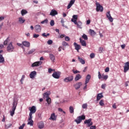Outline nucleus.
<instances>
[{
	"label": "nucleus",
	"instance_id": "1",
	"mask_svg": "<svg viewBox=\"0 0 129 129\" xmlns=\"http://www.w3.org/2000/svg\"><path fill=\"white\" fill-rule=\"evenodd\" d=\"M12 105L13 106H12V110L10 111V113H11V116H14V114H15V111L17 109V106L18 105V100H17L16 98H14L13 99Z\"/></svg>",
	"mask_w": 129,
	"mask_h": 129
},
{
	"label": "nucleus",
	"instance_id": "2",
	"mask_svg": "<svg viewBox=\"0 0 129 129\" xmlns=\"http://www.w3.org/2000/svg\"><path fill=\"white\" fill-rule=\"evenodd\" d=\"M7 50L9 53H12L15 51V47L13 46V42H10V44H8Z\"/></svg>",
	"mask_w": 129,
	"mask_h": 129
},
{
	"label": "nucleus",
	"instance_id": "3",
	"mask_svg": "<svg viewBox=\"0 0 129 129\" xmlns=\"http://www.w3.org/2000/svg\"><path fill=\"white\" fill-rule=\"evenodd\" d=\"M85 119V115H82V116H80L77 117L76 119H75V121L77 123V124H79L82 120H84Z\"/></svg>",
	"mask_w": 129,
	"mask_h": 129
},
{
	"label": "nucleus",
	"instance_id": "4",
	"mask_svg": "<svg viewBox=\"0 0 129 129\" xmlns=\"http://www.w3.org/2000/svg\"><path fill=\"white\" fill-rule=\"evenodd\" d=\"M49 93H47V92L44 93L43 94L44 97L46 98V101L47 102L48 105H50V104H51V98L49 97Z\"/></svg>",
	"mask_w": 129,
	"mask_h": 129
},
{
	"label": "nucleus",
	"instance_id": "5",
	"mask_svg": "<svg viewBox=\"0 0 129 129\" xmlns=\"http://www.w3.org/2000/svg\"><path fill=\"white\" fill-rule=\"evenodd\" d=\"M60 76L61 72L59 71L54 72L52 75V77H53V78H55V79H59Z\"/></svg>",
	"mask_w": 129,
	"mask_h": 129
},
{
	"label": "nucleus",
	"instance_id": "6",
	"mask_svg": "<svg viewBox=\"0 0 129 129\" xmlns=\"http://www.w3.org/2000/svg\"><path fill=\"white\" fill-rule=\"evenodd\" d=\"M96 12H103V7L98 2L96 3Z\"/></svg>",
	"mask_w": 129,
	"mask_h": 129
},
{
	"label": "nucleus",
	"instance_id": "7",
	"mask_svg": "<svg viewBox=\"0 0 129 129\" xmlns=\"http://www.w3.org/2000/svg\"><path fill=\"white\" fill-rule=\"evenodd\" d=\"M30 113H29V116L31 117L33 116V114L35 113L36 111H37V109H36V106H32L30 108H29Z\"/></svg>",
	"mask_w": 129,
	"mask_h": 129
},
{
	"label": "nucleus",
	"instance_id": "8",
	"mask_svg": "<svg viewBox=\"0 0 129 129\" xmlns=\"http://www.w3.org/2000/svg\"><path fill=\"white\" fill-rule=\"evenodd\" d=\"M91 119H86L84 121L85 124H86L88 127L91 126L93 124V122L91 121Z\"/></svg>",
	"mask_w": 129,
	"mask_h": 129
},
{
	"label": "nucleus",
	"instance_id": "9",
	"mask_svg": "<svg viewBox=\"0 0 129 129\" xmlns=\"http://www.w3.org/2000/svg\"><path fill=\"white\" fill-rule=\"evenodd\" d=\"M73 79H74V77L73 76H71L64 79L63 81L64 82L67 83L71 82V81H73Z\"/></svg>",
	"mask_w": 129,
	"mask_h": 129
},
{
	"label": "nucleus",
	"instance_id": "10",
	"mask_svg": "<svg viewBox=\"0 0 129 129\" xmlns=\"http://www.w3.org/2000/svg\"><path fill=\"white\" fill-rule=\"evenodd\" d=\"M42 63L43 62H42L41 61L34 62L33 63L31 64V67H38L40 65H42Z\"/></svg>",
	"mask_w": 129,
	"mask_h": 129
},
{
	"label": "nucleus",
	"instance_id": "11",
	"mask_svg": "<svg viewBox=\"0 0 129 129\" xmlns=\"http://www.w3.org/2000/svg\"><path fill=\"white\" fill-rule=\"evenodd\" d=\"M98 77L99 78V79H101V78H102L103 79H104L105 80H106L107 79V78H108V76L107 75H102L101 76V74H100V72H98Z\"/></svg>",
	"mask_w": 129,
	"mask_h": 129
},
{
	"label": "nucleus",
	"instance_id": "12",
	"mask_svg": "<svg viewBox=\"0 0 129 129\" xmlns=\"http://www.w3.org/2000/svg\"><path fill=\"white\" fill-rule=\"evenodd\" d=\"M34 29L37 33H40L42 31V27L40 26V25H35Z\"/></svg>",
	"mask_w": 129,
	"mask_h": 129
},
{
	"label": "nucleus",
	"instance_id": "13",
	"mask_svg": "<svg viewBox=\"0 0 129 129\" xmlns=\"http://www.w3.org/2000/svg\"><path fill=\"white\" fill-rule=\"evenodd\" d=\"M106 17L111 23L113 22V18L111 17V15H110V11L107 12Z\"/></svg>",
	"mask_w": 129,
	"mask_h": 129
},
{
	"label": "nucleus",
	"instance_id": "14",
	"mask_svg": "<svg viewBox=\"0 0 129 129\" xmlns=\"http://www.w3.org/2000/svg\"><path fill=\"white\" fill-rule=\"evenodd\" d=\"M129 70V62L127 61L125 63L124 66V73L127 72Z\"/></svg>",
	"mask_w": 129,
	"mask_h": 129
},
{
	"label": "nucleus",
	"instance_id": "15",
	"mask_svg": "<svg viewBox=\"0 0 129 129\" xmlns=\"http://www.w3.org/2000/svg\"><path fill=\"white\" fill-rule=\"evenodd\" d=\"M32 118H33V116H31H31H29L28 118V120H29V121L27 123V124H29L30 126H33V125H34V121H33Z\"/></svg>",
	"mask_w": 129,
	"mask_h": 129
},
{
	"label": "nucleus",
	"instance_id": "16",
	"mask_svg": "<svg viewBox=\"0 0 129 129\" xmlns=\"http://www.w3.org/2000/svg\"><path fill=\"white\" fill-rule=\"evenodd\" d=\"M74 46L75 48V50H77L78 52H79V50L81 49V46H80V45L77 44V43L76 42H74Z\"/></svg>",
	"mask_w": 129,
	"mask_h": 129
},
{
	"label": "nucleus",
	"instance_id": "17",
	"mask_svg": "<svg viewBox=\"0 0 129 129\" xmlns=\"http://www.w3.org/2000/svg\"><path fill=\"white\" fill-rule=\"evenodd\" d=\"M37 75V72L34 71L30 73L29 76L31 79L35 78V77Z\"/></svg>",
	"mask_w": 129,
	"mask_h": 129
},
{
	"label": "nucleus",
	"instance_id": "18",
	"mask_svg": "<svg viewBox=\"0 0 129 129\" xmlns=\"http://www.w3.org/2000/svg\"><path fill=\"white\" fill-rule=\"evenodd\" d=\"M82 86V83H81V82H79L74 85V86L75 89H76V90H78V89L79 88H80V87H81Z\"/></svg>",
	"mask_w": 129,
	"mask_h": 129
},
{
	"label": "nucleus",
	"instance_id": "19",
	"mask_svg": "<svg viewBox=\"0 0 129 129\" xmlns=\"http://www.w3.org/2000/svg\"><path fill=\"white\" fill-rule=\"evenodd\" d=\"M50 16H52V17H55L56 15H58V12L55 10H52L50 13Z\"/></svg>",
	"mask_w": 129,
	"mask_h": 129
},
{
	"label": "nucleus",
	"instance_id": "20",
	"mask_svg": "<svg viewBox=\"0 0 129 129\" xmlns=\"http://www.w3.org/2000/svg\"><path fill=\"white\" fill-rule=\"evenodd\" d=\"M22 45H23V46H24L25 47L29 48V47H30V46L31 44L30 43V42L27 41H24L22 42Z\"/></svg>",
	"mask_w": 129,
	"mask_h": 129
},
{
	"label": "nucleus",
	"instance_id": "21",
	"mask_svg": "<svg viewBox=\"0 0 129 129\" xmlns=\"http://www.w3.org/2000/svg\"><path fill=\"white\" fill-rule=\"evenodd\" d=\"M74 3H75V0H71L70 2V3L69 4V5H68L67 9L69 10V9H70L71 7H72V6L74 5Z\"/></svg>",
	"mask_w": 129,
	"mask_h": 129
},
{
	"label": "nucleus",
	"instance_id": "22",
	"mask_svg": "<svg viewBox=\"0 0 129 129\" xmlns=\"http://www.w3.org/2000/svg\"><path fill=\"white\" fill-rule=\"evenodd\" d=\"M80 43H81L82 46H83L84 47H86V41L82 39V38H80Z\"/></svg>",
	"mask_w": 129,
	"mask_h": 129
},
{
	"label": "nucleus",
	"instance_id": "23",
	"mask_svg": "<svg viewBox=\"0 0 129 129\" xmlns=\"http://www.w3.org/2000/svg\"><path fill=\"white\" fill-rule=\"evenodd\" d=\"M49 119H51L52 120H56V119H57V117L55 115V113H52L51 114Z\"/></svg>",
	"mask_w": 129,
	"mask_h": 129
},
{
	"label": "nucleus",
	"instance_id": "24",
	"mask_svg": "<svg viewBox=\"0 0 129 129\" xmlns=\"http://www.w3.org/2000/svg\"><path fill=\"white\" fill-rule=\"evenodd\" d=\"M49 58L51 60L52 62H55V55L52 53L49 54Z\"/></svg>",
	"mask_w": 129,
	"mask_h": 129
},
{
	"label": "nucleus",
	"instance_id": "25",
	"mask_svg": "<svg viewBox=\"0 0 129 129\" xmlns=\"http://www.w3.org/2000/svg\"><path fill=\"white\" fill-rule=\"evenodd\" d=\"M82 78V76L80 75V74H77L75 78V81H78V80H80Z\"/></svg>",
	"mask_w": 129,
	"mask_h": 129
},
{
	"label": "nucleus",
	"instance_id": "26",
	"mask_svg": "<svg viewBox=\"0 0 129 129\" xmlns=\"http://www.w3.org/2000/svg\"><path fill=\"white\" fill-rule=\"evenodd\" d=\"M44 126H45V124H44V122L43 121H41L38 123V128L42 129L44 128Z\"/></svg>",
	"mask_w": 129,
	"mask_h": 129
},
{
	"label": "nucleus",
	"instance_id": "27",
	"mask_svg": "<svg viewBox=\"0 0 129 129\" xmlns=\"http://www.w3.org/2000/svg\"><path fill=\"white\" fill-rule=\"evenodd\" d=\"M91 78V76H90V75H88L86 76L85 84H87V83H88V82H89V80H90Z\"/></svg>",
	"mask_w": 129,
	"mask_h": 129
},
{
	"label": "nucleus",
	"instance_id": "28",
	"mask_svg": "<svg viewBox=\"0 0 129 129\" xmlns=\"http://www.w3.org/2000/svg\"><path fill=\"white\" fill-rule=\"evenodd\" d=\"M101 98H103V96L102 95V93L98 94L97 95V101L101 99Z\"/></svg>",
	"mask_w": 129,
	"mask_h": 129
},
{
	"label": "nucleus",
	"instance_id": "29",
	"mask_svg": "<svg viewBox=\"0 0 129 129\" xmlns=\"http://www.w3.org/2000/svg\"><path fill=\"white\" fill-rule=\"evenodd\" d=\"M78 59L79 61H80V63H81V64H82L83 65H84V64H85V60L82 58L80 57V56H78Z\"/></svg>",
	"mask_w": 129,
	"mask_h": 129
},
{
	"label": "nucleus",
	"instance_id": "30",
	"mask_svg": "<svg viewBox=\"0 0 129 129\" xmlns=\"http://www.w3.org/2000/svg\"><path fill=\"white\" fill-rule=\"evenodd\" d=\"M77 26V27L79 29H82V27H81V26H82V22L81 21H78L77 22V23L75 24Z\"/></svg>",
	"mask_w": 129,
	"mask_h": 129
},
{
	"label": "nucleus",
	"instance_id": "31",
	"mask_svg": "<svg viewBox=\"0 0 129 129\" xmlns=\"http://www.w3.org/2000/svg\"><path fill=\"white\" fill-rule=\"evenodd\" d=\"M26 22V20L24 19H23V17H20L19 18V22L20 24H24Z\"/></svg>",
	"mask_w": 129,
	"mask_h": 129
},
{
	"label": "nucleus",
	"instance_id": "32",
	"mask_svg": "<svg viewBox=\"0 0 129 129\" xmlns=\"http://www.w3.org/2000/svg\"><path fill=\"white\" fill-rule=\"evenodd\" d=\"M5 62V58L3 56V54H0V63L4 64Z\"/></svg>",
	"mask_w": 129,
	"mask_h": 129
},
{
	"label": "nucleus",
	"instance_id": "33",
	"mask_svg": "<svg viewBox=\"0 0 129 129\" xmlns=\"http://www.w3.org/2000/svg\"><path fill=\"white\" fill-rule=\"evenodd\" d=\"M21 15L22 16H25V15H27L28 14V11L26 10H22L21 12Z\"/></svg>",
	"mask_w": 129,
	"mask_h": 129
},
{
	"label": "nucleus",
	"instance_id": "34",
	"mask_svg": "<svg viewBox=\"0 0 129 129\" xmlns=\"http://www.w3.org/2000/svg\"><path fill=\"white\" fill-rule=\"evenodd\" d=\"M90 33L91 36H95V35H96V32H95L94 30L92 29H90Z\"/></svg>",
	"mask_w": 129,
	"mask_h": 129
},
{
	"label": "nucleus",
	"instance_id": "35",
	"mask_svg": "<svg viewBox=\"0 0 129 129\" xmlns=\"http://www.w3.org/2000/svg\"><path fill=\"white\" fill-rule=\"evenodd\" d=\"M9 41H10L9 37H8L7 38V39L4 42V45H5V46H7V45H8V43H9Z\"/></svg>",
	"mask_w": 129,
	"mask_h": 129
},
{
	"label": "nucleus",
	"instance_id": "36",
	"mask_svg": "<svg viewBox=\"0 0 129 129\" xmlns=\"http://www.w3.org/2000/svg\"><path fill=\"white\" fill-rule=\"evenodd\" d=\"M82 38H83V39H84V40H88V37H87V35H86V34H84L82 36Z\"/></svg>",
	"mask_w": 129,
	"mask_h": 129
},
{
	"label": "nucleus",
	"instance_id": "37",
	"mask_svg": "<svg viewBox=\"0 0 129 129\" xmlns=\"http://www.w3.org/2000/svg\"><path fill=\"white\" fill-rule=\"evenodd\" d=\"M70 113H73V112H74V108H73V107H70Z\"/></svg>",
	"mask_w": 129,
	"mask_h": 129
},
{
	"label": "nucleus",
	"instance_id": "38",
	"mask_svg": "<svg viewBox=\"0 0 129 129\" xmlns=\"http://www.w3.org/2000/svg\"><path fill=\"white\" fill-rule=\"evenodd\" d=\"M35 51H36V49H32L31 50H30L28 52V54L30 55V54H32V53H34V52H35Z\"/></svg>",
	"mask_w": 129,
	"mask_h": 129
},
{
	"label": "nucleus",
	"instance_id": "39",
	"mask_svg": "<svg viewBox=\"0 0 129 129\" xmlns=\"http://www.w3.org/2000/svg\"><path fill=\"white\" fill-rule=\"evenodd\" d=\"M50 25L51 27H53V26L55 25V22L53 20H52L50 21Z\"/></svg>",
	"mask_w": 129,
	"mask_h": 129
},
{
	"label": "nucleus",
	"instance_id": "40",
	"mask_svg": "<svg viewBox=\"0 0 129 129\" xmlns=\"http://www.w3.org/2000/svg\"><path fill=\"white\" fill-rule=\"evenodd\" d=\"M25 76L24 75H22V78L20 80L21 84H23V82L25 80Z\"/></svg>",
	"mask_w": 129,
	"mask_h": 129
},
{
	"label": "nucleus",
	"instance_id": "41",
	"mask_svg": "<svg viewBox=\"0 0 129 129\" xmlns=\"http://www.w3.org/2000/svg\"><path fill=\"white\" fill-rule=\"evenodd\" d=\"M42 37H48V36H50V33H47L46 34V33H43L42 34Z\"/></svg>",
	"mask_w": 129,
	"mask_h": 129
},
{
	"label": "nucleus",
	"instance_id": "42",
	"mask_svg": "<svg viewBox=\"0 0 129 129\" xmlns=\"http://www.w3.org/2000/svg\"><path fill=\"white\" fill-rule=\"evenodd\" d=\"M48 45H52L53 44V41L51 39H49L47 41Z\"/></svg>",
	"mask_w": 129,
	"mask_h": 129
},
{
	"label": "nucleus",
	"instance_id": "43",
	"mask_svg": "<svg viewBox=\"0 0 129 129\" xmlns=\"http://www.w3.org/2000/svg\"><path fill=\"white\" fill-rule=\"evenodd\" d=\"M41 24H48V19H45L41 22Z\"/></svg>",
	"mask_w": 129,
	"mask_h": 129
},
{
	"label": "nucleus",
	"instance_id": "44",
	"mask_svg": "<svg viewBox=\"0 0 129 129\" xmlns=\"http://www.w3.org/2000/svg\"><path fill=\"white\" fill-rule=\"evenodd\" d=\"M99 105H101V106H103L104 105V103H103V100H101L99 102Z\"/></svg>",
	"mask_w": 129,
	"mask_h": 129
},
{
	"label": "nucleus",
	"instance_id": "45",
	"mask_svg": "<svg viewBox=\"0 0 129 129\" xmlns=\"http://www.w3.org/2000/svg\"><path fill=\"white\" fill-rule=\"evenodd\" d=\"M12 125H13V124L10 123V124H8L7 125H6L5 127L6 128H10V127H11V126H12Z\"/></svg>",
	"mask_w": 129,
	"mask_h": 129
},
{
	"label": "nucleus",
	"instance_id": "46",
	"mask_svg": "<svg viewBox=\"0 0 129 129\" xmlns=\"http://www.w3.org/2000/svg\"><path fill=\"white\" fill-rule=\"evenodd\" d=\"M62 46H69V44H68V43H67L65 41H63L62 42Z\"/></svg>",
	"mask_w": 129,
	"mask_h": 129
},
{
	"label": "nucleus",
	"instance_id": "47",
	"mask_svg": "<svg viewBox=\"0 0 129 129\" xmlns=\"http://www.w3.org/2000/svg\"><path fill=\"white\" fill-rule=\"evenodd\" d=\"M73 73L74 74H77V73H80V72L79 71H78V70H72Z\"/></svg>",
	"mask_w": 129,
	"mask_h": 129
},
{
	"label": "nucleus",
	"instance_id": "48",
	"mask_svg": "<svg viewBox=\"0 0 129 129\" xmlns=\"http://www.w3.org/2000/svg\"><path fill=\"white\" fill-rule=\"evenodd\" d=\"M90 57L91 59H93V58H94V57H95V54H94V53H92L90 54Z\"/></svg>",
	"mask_w": 129,
	"mask_h": 129
},
{
	"label": "nucleus",
	"instance_id": "49",
	"mask_svg": "<svg viewBox=\"0 0 129 129\" xmlns=\"http://www.w3.org/2000/svg\"><path fill=\"white\" fill-rule=\"evenodd\" d=\"M82 108H84V109H85V108H87V104L85 103L82 105Z\"/></svg>",
	"mask_w": 129,
	"mask_h": 129
},
{
	"label": "nucleus",
	"instance_id": "50",
	"mask_svg": "<svg viewBox=\"0 0 129 129\" xmlns=\"http://www.w3.org/2000/svg\"><path fill=\"white\" fill-rule=\"evenodd\" d=\"M73 19L74 20H77L78 19V15H74L73 16Z\"/></svg>",
	"mask_w": 129,
	"mask_h": 129
},
{
	"label": "nucleus",
	"instance_id": "51",
	"mask_svg": "<svg viewBox=\"0 0 129 129\" xmlns=\"http://www.w3.org/2000/svg\"><path fill=\"white\" fill-rule=\"evenodd\" d=\"M66 35L65 34H61L60 35L58 36V38L62 39V38H64V37H66Z\"/></svg>",
	"mask_w": 129,
	"mask_h": 129
},
{
	"label": "nucleus",
	"instance_id": "52",
	"mask_svg": "<svg viewBox=\"0 0 129 129\" xmlns=\"http://www.w3.org/2000/svg\"><path fill=\"white\" fill-rule=\"evenodd\" d=\"M77 19H71V21L73 22V23H74L75 25L77 23V20H76Z\"/></svg>",
	"mask_w": 129,
	"mask_h": 129
},
{
	"label": "nucleus",
	"instance_id": "53",
	"mask_svg": "<svg viewBox=\"0 0 129 129\" xmlns=\"http://www.w3.org/2000/svg\"><path fill=\"white\" fill-rule=\"evenodd\" d=\"M25 125H26V124L23 123L21 126L19 127V129H24V127H25Z\"/></svg>",
	"mask_w": 129,
	"mask_h": 129
},
{
	"label": "nucleus",
	"instance_id": "54",
	"mask_svg": "<svg viewBox=\"0 0 129 129\" xmlns=\"http://www.w3.org/2000/svg\"><path fill=\"white\" fill-rule=\"evenodd\" d=\"M39 36H40V35L39 34H33V38H38V37Z\"/></svg>",
	"mask_w": 129,
	"mask_h": 129
},
{
	"label": "nucleus",
	"instance_id": "55",
	"mask_svg": "<svg viewBox=\"0 0 129 129\" xmlns=\"http://www.w3.org/2000/svg\"><path fill=\"white\" fill-rule=\"evenodd\" d=\"M64 39L66 41H70V37H69V36H66L64 37Z\"/></svg>",
	"mask_w": 129,
	"mask_h": 129
},
{
	"label": "nucleus",
	"instance_id": "56",
	"mask_svg": "<svg viewBox=\"0 0 129 129\" xmlns=\"http://www.w3.org/2000/svg\"><path fill=\"white\" fill-rule=\"evenodd\" d=\"M90 129H96V126L95 125L90 126Z\"/></svg>",
	"mask_w": 129,
	"mask_h": 129
},
{
	"label": "nucleus",
	"instance_id": "57",
	"mask_svg": "<svg viewBox=\"0 0 129 129\" xmlns=\"http://www.w3.org/2000/svg\"><path fill=\"white\" fill-rule=\"evenodd\" d=\"M105 72H106V73L109 72V68L107 67V68L105 69Z\"/></svg>",
	"mask_w": 129,
	"mask_h": 129
},
{
	"label": "nucleus",
	"instance_id": "58",
	"mask_svg": "<svg viewBox=\"0 0 129 129\" xmlns=\"http://www.w3.org/2000/svg\"><path fill=\"white\" fill-rule=\"evenodd\" d=\"M103 50V48L102 47H100L99 48V52L100 53H102V50Z\"/></svg>",
	"mask_w": 129,
	"mask_h": 129
},
{
	"label": "nucleus",
	"instance_id": "59",
	"mask_svg": "<svg viewBox=\"0 0 129 129\" xmlns=\"http://www.w3.org/2000/svg\"><path fill=\"white\" fill-rule=\"evenodd\" d=\"M101 88H102V89H105V84H102L101 86Z\"/></svg>",
	"mask_w": 129,
	"mask_h": 129
},
{
	"label": "nucleus",
	"instance_id": "60",
	"mask_svg": "<svg viewBox=\"0 0 129 129\" xmlns=\"http://www.w3.org/2000/svg\"><path fill=\"white\" fill-rule=\"evenodd\" d=\"M3 20H5V17L3 16L0 17V22H2V21H3Z\"/></svg>",
	"mask_w": 129,
	"mask_h": 129
},
{
	"label": "nucleus",
	"instance_id": "61",
	"mask_svg": "<svg viewBox=\"0 0 129 129\" xmlns=\"http://www.w3.org/2000/svg\"><path fill=\"white\" fill-rule=\"evenodd\" d=\"M90 22H91V21H90V20H88L87 21V25H90Z\"/></svg>",
	"mask_w": 129,
	"mask_h": 129
},
{
	"label": "nucleus",
	"instance_id": "62",
	"mask_svg": "<svg viewBox=\"0 0 129 129\" xmlns=\"http://www.w3.org/2000/svg\"><path fill=\"white\" fill-rule=\"evenodd\" d=\"M52 71H53V69L50 68L48 69V73H51V72H52Z\"/></svg>",
	"mask_w": 129,
	"mask_h": 129
},
{
	"label": "nucleus",
	"instance_id": "63",
	"mask_svg": "<svg viewBox=\"0 0 129 129\" xmlns=\"http://www.w3.org/2000/svg\"><path fill=\"white\" fill-rule=\"evenodd\" d=\"M125 47V44H122L121 45V48H122V49H124Z\"/></svg>",
	"mask_w": 129,
	"mask_h": 129
},
{
	"label": "nucleus",
	"instance_id": "64",
	"mask_svg": "<svg viewBox=\"0 0 129 129\" xmlns=\"http://www.w3.org/2000/svg\"><path fill=\"white\" fill-rule=\"evenodd\" d=\"M58 110L60 112H62V111H63V109H62V108H58Z\"/></svg>",
	"mask_w": 129,
	"mask_h": 129
}]
</instances>
